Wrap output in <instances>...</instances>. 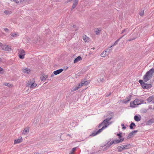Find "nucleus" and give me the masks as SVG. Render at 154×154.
<instances>
[{
	"instance_id": "nucleus-19",
	"label": "nucleus",
	"mask_w": 154,
	"mask_h": 154,
	"mask_svg": "<svg viewBox=\"0 0 154 154\" xmlns=\"http://www.w3.org/2000/svg\"><path fill=\"white\" fill-rule=\"evenodd\" d=\"M125 35H124L123 36H122L120 38H119V39H117L116 41L114 43V44L111 46L109 48H111V47H112L113 46H114L115 45H116L118 43V42H119V40L121 39L122 38V37L124 36Z\"/></svg>"
},
{
	"instance_id": "nucleus-6",
	"label": "nucleus",
	"mask_w": 154,
	"mask_h": 154,
	"mask_svg": "<svg viewBox=\"0 0 154 154\" xmlns=\"http://www.w3.org/2000/svg\"><path fill=\"white\" fill-rule=\"evenodd\" d=\"M18 54L19 57L20 59H24L25 55V51L23 50L22 49H19L18 50Z\"/></svg>"
},
{
	"instance_id": "nucleus-53",
	"label": "nucleus",
	"mask_w": 154,
	"mask_h": 154,
	"mask_svg": "<svg viewBox=\"0 0 154 154\" xmlns=\"http://www.w3.org/2000/svg\"><path fill=\"white\" fill-rule=\"evenodd\" d=\"M39 154V153H37V152L36 153V154Z\"/></svg>"
},
{
	"instance_id": "nucleus-16",
	"label": "nucleus",
	"mask_w": 154,
	"mask_h": 154,
	"mask_svg": "<svg viewBox=\"0 0 154 154\" xmlns=\"http://www.w3.org/2000/svg\"><path fill=\"white\" fill-rule=\"evenodd\" d=\"M22 137L19 138L18 139L15 140H14V144H15L17 143H19L22 141Z\"/></svg>"
},
{
	"instance_id": "nucleus-38",
	"label": "nucleus",
	"mask_w": 154,
	"mask_h": 154,
	"mask_svg": "<svg viewBox=\"0 0 154 154\" xmlns=\"http://www.w3.org/2000/svg\"><path fill=\"white\" fill-rule=\"evenodd\" d=\"M139 82L140 84L142 86H143V83H145V82H143L142 80H139Z\"/></svg>"
},
{
	"instance_id": "nucleus-10",
	"label": "nucleus",
	"mask_w": 154,
	"mask_h": 154,
	"mask_svg": "<svg viewBox=\"0 0 154 154\" xmlns=\"http://www.w3.org/2000/svg\"><path fill=\"white\" fill-rule=\"evenodd\" d=\"M63 69H61L55 71H54L53 72V74H52L51 75V77H52L54 76V75H57L61 72L63 71Z\"/></svg>"
},
{
	"instance_id": "nucleus-3",
	"label": "nucleus",
	"mask_w": 154,
	"mask_h": 154,
	"mask_svg": "<svg viewBox=\"0 0 154 154\" xmlns=\"http://www.w3.org/2000/svg\"><path fill=\"white\" fill-rule=\"evenodd\" d=\"M88 83V82L86 81H82L79 84L78 86L73 87L71 89V91L72 92L74 91L78 90L83 85H86Z\"/></svg>"
},
{
	"instance_id": "nucleus-36",
	"label": "nucleus",
	"mask_w": 154,
	"mask_h": 154,
	"mask_svg": "<svg viewBox=\"0 0 154 154\" xmlns=\"http://www.w3.org/2000/svg\"><path fill=\"white\" fill-rule=\"evenodd\" d=\"M114 143V141H113V140L111 141V142H110V143L107 145L108 146V147H109L113 143Z\"/></svg>"
},
{
	"instance_id": "nucleus-2",
	"label": "nucleus",
	"mask_w": 154,
	"mask_h": 154,
	"mask_svg": "<svg viewBox=\"0 0 154 154\" xmlns=\"http://www.w3.org/2000/svg\"><path fill=\"white\" fill-rule=\"evenodd\" d=\"M131 147V145L128 144L126 145H122L120 146H118L116 147V149L118 152H121L123 150L129 149Z\"/></svg>"
},
{
	"instance_id": "nucleus-8",
	"label": "nucleus",
	"mask_w": 154,
	"mask_h": 154,
	"mask_svg": "<svg viewBox=\"0 0 154 154\" xmlns=\"http://www.w3.org/2000/svg\"><path fill=\"white\" fill-rule=\"evenodd\" d=\"M113 116H112L111 117L107 118L106 119L104 120L102 122V123L103 124V125H104L103 126H106V128L108 126V125H107V123H108L109 121L111 120V119L112 118Z\"/></svg>"
},
{
	"instance_id": "nucleus-5",
	"label": "nucleus",
	"mask_w": 154,
	"mask_h": 154,
	"mask_svg": "<svg viewBox=\"0 0 154 154\" xmlns=\"http://www.w3.org/2000/svg\"><path fill=\"white\" fill-rule=\"evenodd\" d=\"M106 127V126H103L101 129H99L97 131H94L90 135V136H94L97 134H99Z\"/></svg>"
},
{
	"instance_id": "nucleus-20",
	"label": "nucleus",
	"mask_w": 154,
	"mask_h": 154,
	"mask_svg": "<svg viewBox=\"0 0 154 154\" xmlns=\"http://www.w3.org/2000/svg\"><path fill=\"white\" fill-rule=\"evenodd\" d=\"M82 38L85 42H88L89 41V38L86 36V35H84L82 36Z\"/></svg>"
},
{
	"instance_id": "nucleus-25",
	"label": "nucleus",
	"mask_w": 154,
	"mask_h": 154,
	"mask_svg": "<svg viewBox=\"0 0 154 154\" xmlns=\"http://www.w3.org/2000/svg\"><path fill=\"white\" fill-rule=\"evenodd\" d=\"M47 78V75L43 74L42 75V77H40V79L42 81H43L45 80Z\"/></svg>"
},
{
	"instance_id": "nucleus-29",
	"label": "nucleus",
	"mask_w": 154,
	"mask_h": 154,
	"mask_svg": "<svg viewBox=\"0 0 154 154\" xmlns=\"http://www.w3.org/2000/svg\"><path fill=\"white\" fill-rule=\"evenodd\" d=\"M4 13L6 15H9L12 13L11 11L8 10L5 11H4Z\"/></svg>"
},
{
	"instance_id": "nucleus-27",
	"label": "nucleus",
	"mask_w": 154,
	"mask_h": 154,
	"mask_svg": "<svg viewBox=\"0 0 154 154\" xmlns=\"http://www.w3.org/2000/svg\"><path fill=\"white\" fill-rule=\"evenodd\" d=\"M133 127H136V125L134 122H131L130 125V129H133L134 128Z\"/></svg>"
},
{
	"instance_id": "nucleus-50",
	"label": "nucleus",
	"mask_w": 154,
	"mask_h": 154,
	"mask_svg": "<svg viewBox=\"0 0 154 154\" xmlns=\"http://www.w3.org/2000/svg\"><path fill=\"white\" fill-rule=\"evenodd\" d=\"M2 44L0 42V47H1L2 46Z\"/></svg>"
},
{
	"instance_id": "nucleus-46",
	"label": "nucleus",
	"mask_w": 154,
	"mask_h": 154,
	"mask_svg": "<svg viewBox=\"0 0 154 154\" xmlns=\"http://www.w3.org/2000/svg\"><path fill=\"white\" fill-rule=\"evenodd\" d=\"M111 94V93H110V94H106V97H109V95Z\"/></svg>"
},
{
	"instance_id": "nucleus-35",
	"label": "nucleus",
	"mask_w": 154,
	"mask_h": 154,
	"mask_svg": "<svg viewBox=\"0 0 154 154\" xmlns=\"http://www.w3.org/2000/svg\"><path fill=\"white\" fill-rule=\"evenodd\" d=\"M122 134V133L120 132L119 134H117V135L118 136L119 138L120 139H121L122 138L121 135Z\"/></svg>"
},
{
	"instance_id": "nucleus-11",
	"label": "nucleus",
	"mask_w": 154,
	"mask_h": 154,
	"mask_svg": "<svg viewBox=\"0 0 154 154\" xmlns=\"http://www.w3.org/2000/svg\"><path fill=\"white\" fill-rule=\"evenodd\" d=\"M143 86H142L143 88L144 89H147L149 88H150L152 87V85L150 84H148L146 83H143Z\"/></svg>"
},
{
	"instance_id": "nucleus-54",
	"label": "nucleus",
	"mask_w": 154,
	"mask_h": 154,
	"mask_svg": "<svg viewBox=\"0 0 154 154\" xmlns=\"http://www.w3.org/2000/svg\"><path fill=\"white\" fill-rule=\"evenodd\" d=\"M77 28H76L75 30H77Z\"/></svg>"
},
{
	"instance_id": "nucleus-14",
	"label": "nucleus",
	"mask_w": 154,
	"mask_h": 154,
	"mask_svg": "<svg viewBox=\"0 0 154 154\" xmlns=\"http://www.w3.org/2000/svg\"><path fill=\"white\" fill-rule=\"evenodd\" d=\"M124 140V138H122L121 139H119V140H118L117 139H116L115 140H113V141H114V143H118L120 142L123 141Z\"/></svg>"
},
{
	"instance_id": "nucleus-40",
	"label": "nucleus",
	"mask_w": 154,
	"mask_h": 154,
	"mask_svg": "<svg viewBox=\"0 0 154 154\" xmlns=\"http://www.w3.org/2000/svg\"><path fill=\"white\" fill-rule=\"evenodd\" d=\"M104 125H103V124L102 122L99 125V126H98V128H100L101 126H103ZM103 126H102L103 127Z\"/></svg>"
},
{
	"instance_id": "nucleus-26",
	"label": "nucleus",
	"mask_w": 154,
	"mask_h": 154,
	"mask_svg": "<svg viewBox=\"0 0 154 154\" xmlns=\"http://www.w3.org/2000/svg\"><path fill=\"white\" fill-rule=\"evenodd\" d=\"M30 71V69L27 68H25L23 70V72L27 73H28Z\"/></svg>"
},
{
	"instance_id": "nucleus-52",
	"label": "nucleus",
	"mask_w": 154,
	"mask_h": 154,
	"mask_svg": "<svg viewBox=\"0 0 154 154\" xmlns=\"http://www.w3.org/2000/svg\"><path fill=\"white\" fill-rule=\"evenodd\" d=\"M71 153H70L69 154H73L72 151H71Z\"/></svg>"
},
{
	"instance_id": "nucleus-55",
	"label": "nucleus",
	"mask_w": 154,
	"mask_h": 154,
	"mask_svg": "<svg viewBox=\"0 0 154 154\" xmlns=\"http://www.w3.org/2000/svg\"><path fill=\"white\" fill-rule=\"evenodd\" d=\"M91 49H94V48H92Z\"/></svg>"
},
{
	"instance_id": "nucleus-4",
	"label": "nucleus",
	"mask_w": 154,
	"mask_h": 154,
	"mask_svg": "<svg viewBox=\"0 0 154 154\" xmlns=\"http://www.w3.org/2000/svg\"><path fill=\"white\" fill-rule=\"evenodd\" d=\"M142 103L141 100L138 99H135L133 102H131L130 103V106L131 107H135V106L140 104Z\"/></svg>"
},
{
	"instance_id": "nucleus-21",
	"label": "nucleus",
	"mask_w": 154,
	"mask_h": 154,
	"mask_svg": "<svg viewBox=\"0 0 154 154\" xmlns=\"http://www.w3.org/2000/svg\"><path fill=\"white\" fill-rule=\"evenodd\" d=\"M29 128L28 127H26L25 128L24 130H23L22 134H26L28 133L29 131Z\"/></svg>"
},
{
	"instance_id": "nucleus-37",
	"label": "nucleus",
	"mask_w": 154,
	"mask_h": 154,
	"mask_svg": "<svg viewBox=\"0 0 154 154\" xmlns=\"http://www.w3.org/2000/svg\"><path fill=\"white\" fill-rule=\"evenodd\" d=\"M100 81L102 82H105L104 79L103 78H100Z\"/></svg>"
},
{
	"instance_id": "nucleus-34",
	"label": "nucleus",
	"mask_w": 154,
	"mask_h": 154,
	"mask_svg": "<svg viewBox=\"0 0 154 154\" xmlns=\"http://www.w3.org/2000/svg\"><path fill=\"white\" fill-rule=\"evenodd\" d=\"M11 35L14 37H16L17 35V33H12L11 34Z\"/></svg>"
},
{
	"instance_id": "nucleus-18",
	"label": "nucleus",
	"mask_w": 154,
	"mask_h": 154,
	"mask_svg": "<svg viewBox=\"0 0 154 154\" xmlns=\"http://www.w3.org/2000/svg\"><path fill=\"white\" fill-rule=\"evenodd\" d=\"M34 81H35L33 79H32V80H31V79H30V81H28L26 84V86L27 87H29V86L31 85V84L34 83Z\"/></svg>"
},
{
	"instance_id": "nucleus-48",
	"label": "nucleus",
	"mask_w": 154,
	"mask_h": 154,
	"mask_svg": "<svg viewBox=\"0 0 154 154\" xmlns=\"http://www.w3.org/2000/svg\"><path fill=\"white\" fill-rule=\"evenodd\" d=\"M152 103H154V98L153 99L152 98Z\"/></svg>"
},
{
	"instance_id": "nucleus-45",
	"label": "nucleus",
	"mask_w": 154,
	"mask_h": 154,
	"mask_svg": "<svg viewBox=\"0 0 154 154\" xmlns=\"http://www.w3.org/2000/svg\"><path fill=\"white\" fill-rule=\"evenodd\" d=\"M76 149V147H74V148H73L72 149V151H72V153L73 152L75 151Z\"/></svg>"
},
{
	"instance_id": "nucleus-23",
	"label": "nucleus",
	"mask_w": 154,
	"mask_h": 154,
	"mask_svg": "<svg viewBox=\"0 0 154 154\" xmlns=\"http://www.w3.org/2000/svg\"><path fill=\"white\" fill-rule=\"evenodd\" d=\"M154 123V119H152L149 120L147 122V124L148 125H151L152 123Z\"/></svg>"
},
{
	"instance_id": "nucleus-1",
	"label": "nucleus",
	"mask_w": 154,
	"mask_h": 154,
	"mask_svg": "<svg viewBox=\"0 0 154 154\" xmlns=\"http://www.w3.org/2000/svg\"><path fill=\"white\" fill-rule=\"evenodd\" d=\"M154 72V69L152 68L148 71L144 76L143 79L145 82H146L150 80L152 77V74Z\"/></svg>"
},
{
	"instance_id": "nucleus-51",
	"label": "nucleus",
	"mask_w": 154,
	"mask_h": 154,
	"mask_svg": "<svg viewBox=\"0 0 154 154\" xmlns=\"http://www.w3.org/2000/svg\"><path fill=\"white\" fill-rule=\"evenodd\" d=\"M73 0H68L69 2L72 1Z\"/></svg>"
},
{
	"instance_id": "nucleus-12",
	"label": "nucleus",
	"mask_w": 154,
	"mask_h": 154,
	"mask_svg": "<svg viewBox=\"0 0 154 154\" xmlns=\"http://www.w3.org/2000/svg\"><path fill=\"white\" fill-rule=\"evenodd\" d=\"M131 95H130L127 97L125 100L121 101L122 102L125 103H126L129 102L131 100Z\"/></svg>"
},
{
	"instance_id": "nucleus-17",
	"label": "nucleus",
	"mask_w": 154,
	"mask_h": 154,
	"mask_svg": "<svg viewBox=\"0 0 154 154\" xmlns=\"http://www.w3.org/2000/svg\"><path fill=\"white\" fill-rule=\"evenodd\" d=\"M78 2L79 0H74L73 3V5L72 7V9H74L75 8V7L78 5Z\"/></svg>"
},
{
	"instance_id": "nucleus-24",
	"label": "nucleus",
	"mask_w": 154,
	"mask_h": 154,
	"mask_svg": "<svg viewBox=\"0 0 154 154\" xmlns=\"http://www.w3.org/2000/svg\"><path fill=\"white\" fill-rule=\"evenodd\" d=\"M37 86V84L35 83L31 84V85L29 86V87H30L31 89H32L34 88Z\"/></svg>"
},
{
	"instance_id": "nucleus-13",
	"label": "nucleus",
	"mask_w": 154,
	"mask_h": 154,
	"mask_svg": "<svg viewBox=\"0 0 154 154\" xmlns=\"http://www.w3.org/2000/svg\"><path fill=\"white\" fill-rule=\"evenodd\" d=\"M109 50V51H108L109 52L110 51V50H109L108 49H106V51H103L100 54V56L102 57H105L106 55V52L107 51Z\"/></svg>"
},
{
	"instance_id": "nucleus-31",
	"label": "nucleus",
	"mask_w": 154,
	"mask_h": 154,
	"mask_svg": "<svg viewBox=\"0 0 154 154\" xmlns=\"http://www.w3.org/2000/svg\"><path fill=\"white\" fill-rule=\"evenodd\" d=\"M11 1H13L14 2L16 3L17 4H20L22 2L21 1H20V2L18 0H10Z\"/></svg>"
},
{
	"instance_id": "nucleus-32",
	"label": "nucleus",
	"mask_w": 154,
	"mask_h": 154,
	"mask_svg": "<svg viewBox=\"0 0 154 154\" xmlns=\"http://www.w3.org/2000/svg\"><path fill=\"white\" fill-rule=\"evenodd\" d=\"M139 14L141 16H142L144 14V12L143 10H141Z\"/></svg>"
},
{
	"instance_id": "nucleus-39",
	"label": "nucleus",
	"mask_w": 154,
	"mask_h": 154,
	"mask_svg": "<svg viewBox=\"0 0 154 154\" xmlns=\"http://www.w3.org/2000/svg\"><path fill=\"white\" fill-rule=\"evenodd\" d=\"M3 73V69L0 67V73L2 74Z\"/></svg>"
},
{
	"instance_id": "nucleus-44",
	"label": "nucleus",
	"mask_w": 154,
	"mask_h": 154,
	"mask_svg": "<svg viewBox=\"0 0 154 154\" xmlns=\"http://www.w3.org/2000/svg\"><path fill=\"white\" fill-rule=\"evenodd\" d=\"M4 30L6 32H8L9 31V29L7 28H4Z\"/></svg>"
},
{
	"instance_id": "nucleus-41",
	"label": "nucleus",
	"mask_w": 154,
	"mask_h": 154,
	"mask_svg": "<svg viewBox=\"0 0 154 154\" xmlns=\"http://www.w3.org/2000/svg\"><path fill=\"white\" fill-rule=\"evenodd\" d=\"M125 32H126L127 33H128V32H127L126 29H124L123 30H122V32H121V33H123Z\"/></svg>"
},
{
	"instance_id": "nucleus-15",
	"label": "nucleus",
	"mask_w": 154,
	"mask_h": 154,
	"mask_svg": "<svg viewBox=\"0 0 154 154\" xmlns=\"http://www.w3.org/2000/svg\"><path fill=\"white\" fill-rule=\"evenodd\" d=\"M134 119L136 121L139 122L141 120V116L140 115L138 116L135 115L134 117Z\"/></svg>"
},
{
	"instance_id": "nucleus-33",
	"label": "nucleus",
	"mask_w": 154,
	"mask_h": 154,
	"mask_svg": "<svg viewBox=\"0 0 154 154\" xmlns=\"http://www.w3.org/2000/svg\"><path fill=\"white\" fill-rule=\"evenodd\" d=\"M3 84L9 87H10L11 86V85L10 84L6 82L4 83Z\"/></svg>"
},
{
	"instance_id": "nucleus-28",
	"label": "nucleus",
	"mask_w": 154,
	"mask_h": 154,
	"mask_svg": "<svg viewBox=\"0 0 154 154\" xmlns=\"http://www.w3.org/2000/svg\"><path fill=\"white\" fill-rule=\"evenodd\" d=\"M152 100V97L150 96L147 99V101L148 103H150Z\"/></svg>"
},
{
	"instance_id": "nucleus-42",
	"label": "nucleus",
	"mask_w": 154,
	"mask_h": 154,
	"mask_svg": "<svg viewBox=\"0 0 154 154\" xmlns=\"http://www.w3.org/2000/svg\"><path fill=\"white\" fill-rule=\"evenodd\" d=\"M121 126L122 127V129H125L126 128V127H125L124 125L123 124H121Z\"/></svg>"
},
{
	"instance_id": "nucleus-9",
	"label": "nucleus",
	"mask_w": 154,
	"mask_h": 154,
	"mask_svg": "<svg viewBox=\"0 0 154 154\" xmlns=\"http://www.w3.org/2000/svg\"><path fill=\"white\" fill-rule=\"evenodd\" d=\"M137 132L138 131L137 130H134L132 131L128 134V135L127 137V138L129 139L132 137L135 134L137 133Z\"/></svg>"
},
{
	"instance_id": "nucleus-49",
	"label": "nucleus",
	"mask_w": 154,
	"mask_h": 154,
	"mask_svg": "<svg viewBox=\"0 0 154 154\" xmlns=\"http://www.w3.org/2000/svg\"><path fill=\"white\" fill-rule=\"evenodd\" d=\"M75 26H76L75 25L73 26V27L75 28Z\"/></svg>"
},
{
	"instance_id": "nucleus-43",
	"label": "nucleus",
	"mask_w": 154,
	"mask_h": 154,
	"mask_svg": "<svg viewBox=\"0 0 154 154\" xmlns=\"http://www.w3.org/2000/svg\"><path fill=\"white\" fill-rule=\"evenodd\" d=\"M108 146L107 145L106 147H105L104 149H103V150L104 151H105L106 150H107L109 148V147H108Z\"/></svg>"
},
{
	"instance_id": "nucleus-7",
	"label": "nucleus",
	"mask_w": 154,
	"mask_h": 154,
	"mask_svg": "<svg viewBox=\"0 0 154 154\" xmlns=\"http://www.w3.org/2000/svg\"><path fill=\"white\" fill-rule=\"evenodd\" d=\"M1 47L2 49L4 51H11V48H10L9 46H8V45H2V46Z\"/></svg>"
},
{
	"instance_id": "nucleus-47",
	"label": "nucleus",
	"mask_w": 154,
	"mask_h": 154,
	"mask_svg": "<svg viewBox=\"0 0 154 154\" xmlns=\"http://www.w3.org/2000/svg\"><path fill=\"white\" fill-rule=\"evenodd\" d=\"M69 2V1L68 0H67L66 2H65V3H68V2Z\"/></svg>"
},
{
	"instance_id": "nucleus-30",
	"label": "nucleus",
	"mask_w": 154,
	"mask_h": 154,
	"mask_svg": "<svg viewBox=\"0 0 154 154\" xmlns=\"http://www.w3.org/2000/svg\"><path fill=\"white\" fill-rule=\"evenodd\" d=\"M100 30L98 29H97L95 31V32L96 35H98L99 34Z\"/></svg>"
},
{
	"instance_id": "nucleus-22",
	"label": "nucleus",
	"mask_w": 154,
	"mask_h": 154,
	"mask_svg": "<svg viewBox=\"0 0 154 154\" xmlns=\"http://www.w3.org/2000/svg\"><path fill=\"white\" fill-rule=\"evenodd\" d=\"M82 60V57L80 56H78L75 59L74 61V63H76Z\"/></svg>"
}]
</instances>
